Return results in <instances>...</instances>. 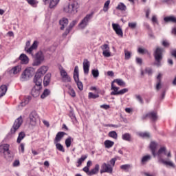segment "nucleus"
I'll use <instances>...</instances> for the list:
<instances>
[{"instance_id":"nucleus-22","label":"nucleus","mask_w":176,"mask_h":176,"mask_svg":"<svg viewBox=\"0 0 176 176\" xmlns=\"http://www.w3.org/2000/svg\"><path fill=\"white\" fill-rule=\"evenodd\" d=\"M68 19L62 18L59 20V25H60V30L63 31L68 25Z\"/></svg>"},{"instance_id":"nucleus-56","label":"nucleus","mask_w":176,"mask_h":176,"mask_svg":"<svg viewBox=\"0 0 176 176\" xmlns=\"http://www.w3.org/2000/svg\"><path fill=\"white\" fill-rule=\"evenodd\" d=\"M25 146V144H24L23 143H21L19 148V152H21V153H24Z\"/></svg>"},{"instance_id":"nucleus-64","label":"nucleus","mask_w":176,"mask_h":176,"mask_svg":"<svg viewBox=\"0 0 176 176\" xmlns=\"http://www.w3.org/2000/svg\"><path fill=\"white\" fill-rule=\"evenodd\" d=\"M131 57V54L130 52L125 51V60H129Z\"/></svg>"},{"instance_id":"nucleus-7","label":"nucleus","mask_w":176,"mask_h":176,"mask_svg":"<svg viewBox=\"0 0 176 176\" xmlns=\"http://www.w3.org/2000/svg\"><path fill=\"white\" fill-rule=\"evenodd\" d=\"M10 146L8 144H3L0 145V153L4 155L6 159H12V152L9 149Z\"/></svg>"},{"instance_id":"nucleus-38","label":"nucleus","mask_w":176,"mask_h":176,"mask_svg":"<svg viewBox=\"0 0 176 176\" xmlns=\"http://www.w3.org/2000/svg\"><path fill=\"white\" fill-rule=\"evenodd\" d=\"M50 94V90L45 89L43 94L41 96V98H42L43 100L46 98V97H47Z\"/></svg>"},{"instance_id":"nucleus-48","label":"nucleus","mask_w":176,"mask_h":176,"mask_svg":"<svg viewBox=\"0 0 176 176\" xmlns=\"http://www.w3.org/2000/svg\"><path fill=\"white\" fill-rule=\"evenodd\" d=\"M138 52L140 53V54H146V53H148V50L142 47H139L138 49Z\"/></svg>"},{"instance_id":"nucleus-27","label":"nucleus","mask_w":176,"mask_h":176,"mask_svg":"<svg viewBox=\"0 0 176 176\" xmlns=\"http://www.w3.org/2000/svg\"><path fill=\"white\" fill-rule=\"evenodd\" d=\"M52 79V74L48 73L44 76L43 83L44 86H49Z\"/></svg>"},{"instance_id":"nucleus-46","label":"nucleus","mask_w":176,"mask_h":176,"mask_svg":"<svg viewBox=\"0 0 176 176\" xmlns=\"http://www.w3.org/2000/svg\"><path fill=\"white\" fill-rule=\"evenodd\" d=\"M126 5L123 3H120L117 6V9H118V10L124 11L126 10Z\"/></svg>"},{"instance_id":"nucleus-52","label":"nucleus","mask_w":176,"mask_h":176,"mask_svg":"<svg viewBox=\"0 0 176 176\" xmlns=\"http://www.w3.org/2000/svg\"><path fill=\"white\" fill-rule=\"evenodd\" d=\"M145 72L148 75V76H151L152 74H153V71L152 70V68L151 67H146L145 69Z\"/></svg>"},{"instance_id":"nucleus-41","label":"nucleus","mask_w":176,"mask_h":176,"mask_svg":"<svg viewBox=\"0 0 176 176\" xmlns=\"http://www.w3.org/2000/svg\"><path fill=\"white\" fill-rule=\"evenodd\" d=\"M28 3H29V5L32 6V8H36V6H38V1L36 0H27Z\"/></svg>"},{"instance_id":"nucleus-11","label":"nucleus","mask_w":176,"mask_h":176,"mask_svg":"<svg viewBox=\"0 0 176 176\" xmlns=\"http://www.w3.org/2000/svg\"><path fill=\"white\" fill-rule=\"evenodd\" d=\"M30 123L31 126H35L36 124V122L39 120V116L36 111H33L29 115Z\"/></svg>"},{"instance_id":"nucleus-63","label":"nucleus","mask_w":176,"mask_h":176,"mask_svg":"<svg viewBox=\"0 0 176 176\" xmlns=\"http://www.w3.org/2000/svg\"><path fill=\"white\" fill-rule=\"evenodd\" d=\"M100 108H102L103 109H109V108H111V107L109 106V104H102V105H100Z\"/></svg>"},{"instance_id":"nucleus-51","label":"nucleus","mask_w":176,"mask_h":176,"mask_svg":"<svg viewBox=\"0 0 176 176\" xmlns=\"http://www.w3.org/2000/svg\"><path fill=\"white\" fill-rule=\"evenodd\" d=\"M68 94H69L71 97H73V98L76 97V93L75 92V90L74 89V88L68 91Z\"/></svg>"},{"instance_id":"nucleus-40","label":"nucleus","mask_w":176,"mask_h":176,"mask_svg":"<svg viewBox=\"0 0 176 176\" xmlns=\"http://www.w3.org/2000/svg\"><path fill=\"white\" fill-rule=\"evenodd\" d=\"M113 82V83H117L118 85V86L124 87L126 85L124 81H123V80H122V79H115Z\"/></svg>"},{"instance_id":"nucleus-24","label":"nucleus","mask_w":176,"mask_h":176,"mask_svg":"<svg viewBox=\"0 0 176 176\" xmlns=\"http://www.w3.org/2000/svg\"><path fill=\"white\" fill-rule=\"evenodd\" d=\"M41 89L42 88H39V87H37L36 86H34V87L32 89V91H31L32 96L34 98L39 97V94H41Z\"/></svg>"},{"instance_id":"nucleus-5","label":"nucleus","mask_w":176,"mask_h":176,"mask_svg":"<svg viewBox=\"0 0 176 176\" xmlns=\"http://www.w3.org/2000/svg\"><path fill=\"white\" fill-rule=\"evenodd\" d=\"M34 75V68L28 67L25 69L21 75L20 80L21 82H27L30 80V78H32Z\"/></svg>"},{"instance_id":"nucleus-45","label":"nucleus","mask_w":176,"mask_h":176,"mask_svg":"<svg viewBox=\"0 0 176 176\" xmlns=\"http://www.w3.org/2000/svg\"><path fill=\"white\" fill-rule=\"evenodd\" d=\"M139 135L142 138H149L151 137V133H149V132H143L139 133Z\"/></svg>"},{"instance_id":"nucleus-36","label":"nucleus","mask_w":176,"mask_h":176,"mask_svg":"<svg viewBox=\"0 0 176 176\" xmlns=\"http://www.w3.org/2000/svg\"><path fill=\"white\" fill-rule=\"evenodd\" d=\"M92 164H93V162L89 160L87 162V166L82 168V171H84V173H87V171L90 170V167H91Z\"/></svg>"},{"instance_id":"nucleus-2","label":"nucleus","mask_w":176,"mask_h":176,"mask_svg":"<svg viewBox=\"0 0 176 176\" xmlns=\"http://www.w3.org/2000/svg\"><path fill=\"white\" fill-rule=\"evenodd\" d=\"M115 163H116V158H112L110 160L109 163L104 162L100 166V174L107 173L108 174H112L113 173V167H115Z\"/></svg>"},{"instance_id":"nucleus-55","label":"nucleus","mask_w":176,"mask_h":176,"mask_svg":"<svg viewBox=\"0 0 176 176\" xmlns=\"http://www.w3.org/2000/svg\"><path fill=\"white\" fill-rule=\"evenodd\" d=\"M63 82H71V77L67 74L66 76H64L63 78Z\"/></svg>"},{"instance_id":"nucleus-35","label":"nucleus","mask_w":176,"mask_h":176,"mask_svg":"<svg viewBox=\"0 0 176 176\" xmlns=\"http://www.w3.org/2000/svg\"><path fill=\"white\" fill-rule=\"evenodd\" d=\"M87 159V155H82L80 159H78L77 163V167H80V166H82V163H83V162H85V160H86Z\"/></svg>"},{"instance_id":"nucleus-20","label":"nucleus","mask_w":176,"mask_h":176,"mask_svg":"<svg viewBox=\"0 0 176 176\" xmlns=\"http://www.w3.org/2000/svg\"><path fill=\"white\" fill-rule=\"evenodd\" d=\"M38 41H34V43L32 45L31 47H30L29 48H28L27 47H25V50L29 54H32V51L35 50H36L38 48Z\"/></svg>"},{"instance_id":"nucleus-8","label":"nucleus","mask_w":176,"mask_h":176,"mask_svg":"<svg viewBox=\"0 0 176 176\" xmlns=\"http://www.w3.org/2000/svg\"><path fill=\"white\" fill-rule=\"evenodd\" d=\"M43 61H45V55L42 51H39L35 54L32 65L33 67H38L41 65Z\"/></svg>"},{"instance_id":"nucleus-32","label":"nucleus","mask_w":176,"mask_h":176,"mask_svg":"<svg viewBox=\"0 0 176 176\" xmlns=\"http://www.w3.org/2000/svg\"><path fill=\"white\" fill-rule=\"evenodd\" d=\"M122 139L124 141H127L128 142H130L131 141V135L129 133H126L122 135Z\"/></svg>"},{"instance_id":"nucleus-30","label":"nucleus","mask_w":176,"mask_h":176,"mask_svg":"<svg viewBox=\"0 0 176 176\" xmlns=\"http://www.w3.org/2000/svg\"><path fill=\"white\" fill-rule=\"evenodd\" d=\"M165 23H176V18L174 16H166L164 18Z\"/></svg>"},{"instance_id":"nucleus-50","label":"nucleus","mask_w":176,"mask_h":176,"mask_svg":"<svg viewBox=\"0 0 176 176\" xmlns=\"http://www.w3.org/2000/svg\"><path fill=\"white\" fill-rule=\"evenodd\" d=\"M98 97H100L99 94H94L92 92H89L88 94V98L96 99V98H98Z\"/></svg>"},{"instance_id":"nucleus-29","label":"nucleus","mask_w":176,"mask_h":176,"mask_svg":"<svg viewBox=\"0 0 176 176\" xmlns=\"http://www.w3.org/2000/svg\"><path fill=\"white\" fill-rule=\"evenodd\" d=\"M162 89V74H159L157 76L156 90Z\"/></svg>"},{"instance_id":"nucleus-43","label":"nucleus","mask_w":176,"mask_h":176,"mask_svg":"<svg viewBox=\"0 0 176 176\" xmlns=\"http://www.w3.org/2000/svg\"><path fill=\"white\" fill-rule=\"evenodd\" d=\"M109 137L113 138V140H118V133L115 131H110L109 133Z\"/></svg>"},{"instance_id":"nucleus-34","label":"nucleus","mask_w":176,"mask_h":176,"mask_svg":"<svg viewBox=\"0 0 176 176\" xmlns=\"http://www.w3.org/2000/svg\"><path fill=\"white\" fill-rule=\"evenodd\" d=\"M24 138H25V133L24 132L19 133L18 135V138L16 140V142L18 144H20V142H21V141H23Z\"/></svg>"},{"instance_id":"nucleus-19","label":"nucleus","mask_w":176,"mask_h":176,"mask_svg":"<svg viewBox=\"0 0 176 176\" xmlns=\"http://www.w3.org/2000/svg\"><path fill=\"white\" fill-rule=\"evenodd\" d=\"M18 60L21 61V64H23L24 65H27V64L30 63V58H28V56H27V55H25V54H21L19 56Z\"/></svg>"},{"instance_id":"nucleus-4","label":"nucleus","mask_w":176,"mask_h":176,"mask_svg":"<svg viewBox=\"0 0 176 176\" xmlns=\"http://www.w3.org/2000/svg\"><path fill=\"white\" fill-rule=\"evenodd\" d=\"M78 9H79V3H78V2L76 1H74L66 6L63 8V10L64 12H65V13L75 14L76 13H78Z\"/></svg>"},{"instance_id":"nucleus-60","label":"nucleus","mask_w":176,"mask_h":176,"mask_svg":"<svg viewBox=\"0 0 176 176\" xmlns=\"http://www.w3.org/2000/svg\"><path fill=\"white\" fill-rule=\"evenodd\" d=\"M101 49L102 52L105 50H109V45H108V44H104L103 45L101 46Z\"/></svg>"},{"instance_id":"nucleus-28","label":"nucleus","mask_w":176,"mask_h":176,"mask_svg":"<svg viewBox=\"0 0 176 176\" xmlns=\"http://www.w3.org/2000/svg\"><path fill=\"white\" fill-rule=\"evenodd\" d=\"M31 101V96H28L27 98L24 99V100L21 102V104L18 106L19 109H21L23 107H25L28 102Z\"/></svg>"},{"instance_id":"nucleus-59","label":"nucleus","mask_w":176,"mask_h":176,"mask_svg":"<svg viewBox=\"0 0 176 176\" xmlns=\"http://www.w3.org/2000/svg\"><path fill=\"white\" fill-rule=\"evenodd\" d=\"M136 100L140 103V104H143L144 100H142V98H141V96L140 95H135V96Z\"/></svg>"},{"instance_id":"nucleus-47","label":"nucleus","mask_w":176,"mask_h":176,"mask_svg":"<svg viewBox=\"0 0 176 176\" xmlns=\"http://www.w3.org/2000/svg\"><path fill=\"white\" fill-rule=\"evenodd\" d=\"M111 3V0H107L104 4L103 8V11L107 12L109 9V4Z\"/></svg>"},{"instance_id":"nucleus-31","label":"nucleus","mask_w":176,"mask_h":176,"mask_svg":"<svg viewBox=\"0 0 176 176\" xmlns=\"http://www.w3.org/2000/svg\"><path fill=\"white\" fill-rule=\"evenodd\" d=\"M8 91V87L6 85H1L0 87V97H3Z\"/></svg>"},{"instance_id":"nucleus-61","label":"nucleus","mask_w":176,"mask_h":176,"mask_svg":"<svg viewBox=\"0 0 176 176\" xmlns=\"http://www.w3.org/2000/svg\"><path fill=\"white\" fill-rule=\"evenodd\" d=\"M13 167H19L20 166V161L19 160H16L13 164H12Z\"/></svg>"},{"instance_id":"nucleus-17","label":"nucleus","mask_w":176,"mask_h":176,"mask_svg":"<svg viewBox=\"0 0 176 176\" xmlns=\"http://www.w3.org/2000/svg\"><path fill=\"white\" fill-rule=\"evenodd\" d=\"M100 171V164H96L95 165V167L92 168L91 170H88L85 173L88 175L89 176L96 175V174H98V172Z\"/></svg>"},{"instance_id":"nucleus-6","label":"nucleus","mask_w":176,"mask_h":176,"mask_svg":"<svg viewBox=\"0 0 176 176\" xmlns=\"http://www.w3.org/2000/svg\"><path fill=\"white\" fill-rule=\"evenodd\" d=\"M93 16H94V12L87 14L78 24V28H80V30H85V28L89 25V23H90V20L93 19Z\"/></svg>"},{"instance_id":"nucleus-18","label":"nucleus","mask_w":176,"mask_h":176,"mask_svg":"<svg viewBox=\"0 0 176 176\" xmlns=\"http://www.w3.org/2000/svg\"><path fill=\"white\" fill-rule=\"evenodd\" d=\"M83 71L85 75L89 74V71L90 69V62L87 59H84L82 63Z\"/></svg>"},{"instance_id":"nucleus-15","label":"nucleus","mask_w":176,"mask_h":176,"mask_svg":"<svg viewBox=\"0 0 176 176\" xmlns=\"http://www.w3.org/2000/svg\"><path fill=\"white\" fill-rule=\"evenodd\" d=\"M76 24H78V20H74L72 21L67 28H66L65 32L63 33V36H67L68 34H69V32H71V31L72 30V29L74 28V25H76Z\"/></svg>"},{"instance_id":"nucleus-12","label":"nucleus","mask_w":176,"mask_h":176,"mask_svg":"<svg viewBox=\"0 0 176 176\" xmlns=\"http://www.w3.org/2000/svg\"><path fill=\"white\" fill-rule=\"evenodd\" d=\"M44 5L49 4L50 9H53L54 8H56L57 5H58V3L60 2V0H42Z\"/></svg>"},{"instance_id":"nucleus-13","label":"nucleus","mask_w":176,"mask_h":176,"mask_svg":"<svg viewBox=\"0 0 176 176\" xmlns=\"http://www.w3.org/2000/svg\"><path fill=\"white\" fill-rule=\"evenodd\" d=\"M146 118H148V119H151L152 122H156V120H157V113L156 112L151 111L142 116V119H146Z\"/></svg>"},{"instance_id":"nucleus-10","label":"nucleus","mask_w":176,"mask_h":176,"mask_svg":"<svg viewBox=\"0 0 176 176\" xmlns=\"http://www.w3.org/2000/svg\"><path fill=\"white\" fill-rule=\"evenodd\" d=\"M21 124H23V117L21 116L19 118L15 120L12 128L10 130L11 134H14L16 131L20 129Z\"/></svg>"},{"instance_id":"nucleus-42","label":"nucleus","mask_w":176,"mask_h":176,"mask_svg":"<svg viewBox=\"0 0 176 176\" xmlns=\"http://www.w3.org/2000/svg\"><path fill=\"white\" fill-rule=\"evenodd\" d=\"M72 141H74V139L72 138L70 136L68 137L65 140V144L67 148H69V146H71V144H72Z\"/></svg>"},{"instance_id":"nucleus-25","label":"nucleus","mask_w":176,"mask_h":176,"mask_svg":"<svg viewBox=\"0 0 176 176\" xmlns=\"http://www.w3.org/2000/svg\"><path fill=\"white\" fill-rule=\"evenodd\" d=\"M111 90H113V91L111 92V96H119V87L115 86L113 82H111Z\"/></svg>"},{"instance_id":"nucleus-58","label":"nucleus","mask_w":176,"mask_h":176,"mask_svg":"<svg viewBox=\"0 0 176 176\" xmlns=\"http://www.w3.org/2000/svg\"><path fill=\"white\" fill-rule=\"evenodd\" d=\"M60 74L62 78H63L64 76H66V75H68V74L66 72L65 69H60Z\"/></svg>"},{"instance_id":"nucleus-1","label":"nucleus","mask_w":176,"mask_h":176,"mask_svg":"<svg viewBox=\"0 0 176 176\" xmlns=\"http://www.w3.org/2000/svg\"><path fill=\"white\" fill-rule=\"evenodd\" d=\"M149 148L153 156H154V157L157 156L158 162L160 163H162V164H164L165 166H170V167H175L174 163L170 160V157H171V152H167V148H166V146L160 148L158 151L156 153L157 144L155 142L152 141L150 143Z\"/></svg>"},{"instance_id":"nucleus-21","label":"nucleus","mask_w":176,"mask_h":176,"mask_svg":"<svg viewBox=\"0 0 176 176\" xmlns=\"http://www.w3.org/2000/svg\"><path fill=\"white\" fill-rule=\"evenodd\" d=\"M48 70L49 67L47 66L43 65L38 69L36 74L41 75V76H43V75H45V74H46Z\"/></svg>"},{"instance_id":"nucleus-16","label":"nucleus","mask_w":176,"mask_h":176,"mask_svg":"<svg viewBox=\"0 0 176 176\" xmlns=\"http://www.w3.org/2000/svg\"><path fill=\"white\" fill-rule=\"evenodd\" d=\"M113 30L115 31L116 34L118 35V36H123V31L122 30V28L118 23H112Z\"/></svg>"},{"instance_id":"nucleus-49","label":"nucleus","mask_w":176,"mask_h":176,"mask_svg":"<svg viewBox=\"0 0 176 176\" xmlns=\"http://www.w3.org/2000/svg\"><path fill=\"white\" fill-rule=\"evenodd\" d=\"M91 74L94 78H98V76H100V72H98V69H92Z\"/></svg>"},{"instance_id":"nucleus-23","label":"nucleus","mask_w":176,"mask_h":176,"mask_svg":"<svg viewBox=\"0 0 176 176\" xmlns=\"http://www.w3.org/2000/svg\"><path fill=\"white\" fill-rule=\"evenodd\" d=\"M21 69H22V66H21V64H20L12 67L10 70V73L13 74V75H17V74H20V72H21Z\"/></svg>"},{"instance_id":"nucleus-44","label":"nucleus","mask_w":176,"mask_h":176,"mask_svg":"<svg viewBox=\"0 0 176 176\" xmlns=\"http://www.w3.org/2000/svg\"><path fill=\"white\" fill-rule=\"evenodd\" d=\"M54 144H55L56 148V149H58V151H60V152H65V150L64 149V146H63L61 145V144H60L58 142H56Z\"/></svg>"},{"instance_id":"nucleus-26","label":"nucleus","mask_w":176,"mask_h":176,"mask_svg":"<svg viewBox=\"0 0 176 176\" xmlns=\"http://www.w3.org/2000/svg\"><path fill=\"white\" fill-rule=\"evenodd\" d=\"M64 135H65V132H58L56 134V138L54 140V144H57V142H60Z\"/></svg>"},{"instance_id":"nucleus-14","label":"nucleus","mask_w":176,"mask_h":176,"mask_svg":"<svg viewBox=\"0 0 176 176\" xmlns=\"http://www.w3.org/2000/svg\"><path fill=\"white\" fill-rule=\"evenodd\" d=\"M42 76L41 74H38L36 73L34 78V82L35 83L36 86L39 89H42Z\"/></svg>"},{"instance_id":"nucleus-9","label":"nucleus","mask_w":176,"mask_h":176,"mask_svg":"<svg viewBox=\"0 0 176 176\" xmlns=\"http://www.w3.org/2000/svg\"><path fill=\"white\" fill-rule=\"evenodd\" d=\"M73 78L77 85L78 89L82 91V90H83V83H82V81L79 80V67L78 66L74 67Z\"/></svg>"},{"instance_id":"nucleus-39","label":"nucleus","mask_w":176,"mask_h":176,"mask_svg":"<svg viewBox=\"0 0 176 176\" xmlns=\"http://www.w3.org/2000/svg\"><path fill=\"white\" fill-rule=\"evenodd\" d=\"M151 159H152V157H151V155H149L144 156L142 158V164H145V163H147V162H149V160H151Z\"/></svg>"},{"instance_id":"nucleus-62","label":"nucleus","mask_w":176,"mask_h":176,"mask_svg":"<svg viewBox=\"0 0 176 176\" xmlns=\"http://www.w3.org/2000/svg\"><path fill=\"white\" fill-rule=\"evenodd\" d=\"M151 21L152 23H153V24H157V18L156 17V16H153Z\"/></svg>"},{"instance_id":"nucleus-33","label":"nucleus","mask_w":176,"mask_h":176,"mask_svg":"<svg viewBox=\"0 0 176 176\" xmlns=\"http://www.w3.org/2000/svg\"><path fill=\"white\" fill-rule=\"evenodd\" d=\"M120 168H121V170H123V171H126V173H129V171L131 170V165L130 164L121 165L120 166Z\"/></svg>"},{"instance_id":"nucleus-3","label":"nucleus","mask_w":176,"mask_h":176,"mask_svg":"<svg viewBox=\"0 0 176 176\" xmlns=\"http://www.w3.org/2000/svg\"><path fill=\"white\" fill-rule=\"evenodd\" d=\"M163 53L164 49L157 47L154 51L155 63L154 65L156 67H162V60H163Z\"/></svg>"},{"instance_id":"nucleus-54","label":"nucleus","mask_w":176,"mask_h":176,"mask_svg":"<svg viewBox=\"0 0 176 176\" xmlns=\"http://www.w3.org/2000/svg\"><path fill=\"white\" fill-rule=\"evenodd\" d=\"M127 91H129V89L124 88L119 91L118 96H123V94H125V93H127Z\"/></svg>"},{"instance_id":"nucleus-53","label":"nucleus","mask_w":176,"mask_h":176,"mask_svg":"<svg viewBox=\"0 0 176 176\" xmlns=\"http://www.w3.org/2000/svg\"><path fill=\"white\" fill-rule=\"evenodd\" d=\"M102 54L104 57H111V52L109 51V50L103 51Z\"/></svg>"},{"instance_id":"nucleus-57","label":"nucleus","mask_w":176,"mask_h":176,"mask_svg":"<svg viewBox=\"0 0 176 176\" xmlns=\"http://www.w3.org/2000/svg\"><path fill=\"white\" fill-rule=\"evenodd\" d=\"M135 63H136V64H138V65H142V58L136 57Z\"/></svg>"},{"instance_id":"nucleus-37","label":"nucleus","mask_w":176,"mask_h":176,"mask_svg":"<svg viewBox=\"0 0 176 176\" xmlns=\"http://www.w3.org/2000/svg\"><path fill=\"white\" fill-rule=\"evenodd\" d=\"M105 148H112L113 145H115V142L111 141V140H106L104 142Z\"/></svg>"}]
</instances>
